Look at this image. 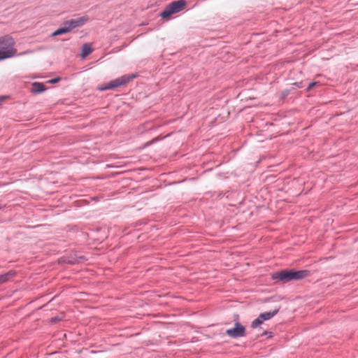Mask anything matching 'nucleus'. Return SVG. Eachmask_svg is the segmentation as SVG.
Returning <instances> with one entry per match:
<instances>
[{
    "instance_id": "dca6fc26",
    "label": "nucleus",
    "mask_w": 358,
    "mask_h": 358,
    "mask_svg": "<svg viewBox=\"0 0 358 358\" xmlns=\"http://www.w3.org/2000/svg\"><path fill=\"white\" fill-rule=\"evenodd\" d=\"M290 92H291L290 89H287L285 90L282 91L280 94L281 99H282V100L285 99L289 95Z\"/></svg>"
},
{
    "instance_id": "ddd939ff",
    "label": "nucleus",
    "mask_w": 358,
    "mask_h": 358,
    "mask_svg": "<svg viewBox=\"0 0 358 358\" xmlns=\"http://www.w3.org/2000/svg\"><path fill=\"white\" fill-rule=\"evenodd\" d=\"M263 323V320L260 318V316L259 315L257 318H256L254 321L251 323V327L252 329H255L257 327L260 326Z\"/></svg>"
},
{
    "instance_id": "6ab92c4d",
    "label": "nucleus",
    "mask_w": 358,
    "mask_h": 358,
    "mask_svg": "<svg viewBox=\"0 0 358 358\" xmlns=\"http://www.w3.org/2000/svg\"><path fill=\"white\" fill-rule=\"evenodd\" d=\"M261 336H268V338H272L273 336V334L271 331H264Z\"/></svg>"
},
{
    "instance_id": "0eeeda50",
    "label": "nucleus",
    "mask_w": 358,
    "mask_h": 358,
    "mask_svg": "<svg viewBox=\"0 0 358 358\" xmlns=\"http://www.w3.org/2000/svg\"><path fill=\"white\" fill-rule=\"evenodd\" d=\"M88 20H89V18L87 16H82L77 19L70 20H69V27H68L69 29H70V31L75 28L83 26L88 21Z\"/></svg>"
},
{
    "instance_id": "aec40b11",
    "label": "nucleus",
    "mask_w": 358,
    "mask_h": 358,
    "mask_svg": "<svg viewBox=\"0 0 358 358\" xmlns=\"http://www.w3.org/2000/svg\"><path fill=\"white\" fill-rule=\"evenodd\" d=\"M63 27H69V20L64 21L63 22Z\"/></svg>"
},
{
    "instance_id": "f257e3e1",
    "label": "nucleus",
    "mask_w": 358,
    "mask_h": 358,
    "mask_svg": "<svg viewBox=\"0 0 358 358\" xmlns=\"http://www.w3.org/2000/svg\"><path fill=\"white\" fill-rule=\"evenodd\" d=\"M310 271L308 270L284 269L271 274V279L276 282L287 283L293 280H299L308 277Z\"/></svg>"
},
{
    "instance_id": "9b49d317",
    "label": "nucleus",
    "mask_w": 358,
    "mask_h": 358,
    "mask_svg": "<svg viewBox=\"0 0 358 358\" xmlns=\"http://www.w3.org/2000/svg\"><path fill=\"white\" fill-rule=\"evenodd\" d=\"M93 51V49L92 48L91 44L89 43H85L81 50V56L83 57H85L87 55H89Z\"/></svg>"
},
{
    "instance_id": "1a4fd4ad",
    "label": "nucleus",
    "mask_w": 358,
    "mask_h": 358,
    "mask_svg": "<svg viewBox=\"0 0 358 358\" xmlns=\"http://www.w3.org/2000/svg\"><path fill=\"white\" fill-rule=\"evenodd\" d=\"M16 275V271L10 270L9 271L0 275V285L6 283L10 280Z\"/></svg>"
},
{
    "instance_id": "2eb2a0df",
    "label": "nucleus",
    "mask_w": 358,
    "mask_h": 358,
    "mask_svg": "<svg viewBox=\"0 0 358 358\" xmlns=\"http://www.w3.org/2000/svg\"><path fill=\"white\" fill-rule=\"evenodd\" d=\"M62 320V317L59 316H55L50 318V322L51 324H56Z\"/></svg>"
},
{
    "instance_id": "f03ea898",
    "label": "nucleus",
    "mask_w": 358,
    "mask_h": 358,
    "mask_svg": "<svg viewBox=\"0 0 358 358\" xmlns=\"http://www.w3.org/2000/svg\"><path fill=\"white\" fill-rule=\"evenodd\" d=\"M15 44L14 38L9 35L0 37V61L16 55L17 49L14 48Z\"/></svg>"
},
{
    "instance_id": "7ed1b4c3",
    "label": "nucleus",
    "mask_w": 358,
    "mask_h": 358,
    "mask_svg": "<svg viewBox=\"0 0 358 358\" xmlns=\"http://www.w3.org/2000/svg\"><path fill=\"white\" fill-rule=\"evenodd\" d=\"M138 76L136 73H132L129 75H124L120 78H117L113 80L110 81L108 83L100 85L97 87L99 91H105L109 90H113L116 87L126 85L130 81L134 80Z\"/></svg>"
},
{
    "instance_id": "39448f33",
    "label": "nucleus",
    "mask_w": 358,
    "mask_h": 358,
    "mask_svg": "<svg viewBox=\"0 0 358 358\" xmlns=\"http://www.w3.org/2000/svg\"><path fill=\"white\" fill-rule=\"evenodd\" d=\"M226 334L231 338L244 336L245 335V327L237 321L234 328L229 329L226 331Z\"/></svg>"
},
{
    "instance_id": "4be33fe9",
    "label": "nucleus",
    "mask_w": 358,
    "mask_h": 358,
    "mask_svg": "<svg viewBox=\"0 0 358 358\" xmlns=\"http://www.w3.org/2000/svg\"><path fill=\"white\" fill-rule=\"evenodd\" d=\"M6 99V96H2L0 97V103Z\"/></svg>"
},
{
    "instance_id": "f8f14e48",
    "label": "nucleus",
    "mask_w": 358,
    "mask_h": 358,
    "mask_svg": "<svg viewBox=\"0 0 358 358\" xmlns=\"http://www.w3.org/2000/svg\"><path fill=\"white\" fill-rule=\"evenodd\" d=\"M69 32H70V29H69V27H59V29H57L56 31H55L52 34V36H56L64 34H66Z\"/></svg>"
},
{
    "instance_id": "6e6552de",
    "label": "nucleus",
    "mask_w": 358,
    "mask_h": 358,
    "mask_svg": "<svg viewBox=\"0 0 358 358\" xmlns=\"http://www.w3.org/2000/svg\"><path fill=\"white\" fill-rule=\"evenodd\" d=\"M46 90V86L42 83L34 82L31 84V92L34 94L42 93Z\"/></svg>"
},
{
    "instance_id": "20e7f679",
    "label": "nucleus",
    "mask_w": 358,
    "mask_h": 358,
    "mask_svg": "<svg viewBox=\"0 0 358 358\" xmlns=\"http://www.w3.org/2000/svg\"><path fill=\"white\" fill-rule=\"evenodd\" d=\"M186 6L187 2L185 0L174 1L166 6L159 16L163 19L169 20L171 15L182 10Z\"/></svg>"
},
{
    "instance_id": "f3484780",
    "label": "nucleus",
    "mask_w": 358,
    "mask_h": 358,
    "mask_svg": "<svg viewBox=\"0 0 358 358\" xmlns=\"http://www.w3.org/2000/svg\"><path fill=\"white\" fill-rule=\"evenodd\" d=\"M315 85H319V82H312V83H310L308 85V86L307 87L306 90H307L308 92H309V91H310V90H311V89H312L314 86H315Z\"/></svg>"
},
{
    "instance_id": "412c9836",
    "label": "nucleus",
    "mask_w": 358,
    "mask_h": 358,
    "mask_svg": "<svg viewBox=\"0 0 358 358\" xmlns=\"http://www.w3.org/2000/svg\"><path fill=\"white\" fill-rule=\"evenodd\" d=\"M157 140L156 139H154L152 140V141H149V142H147L145 144V146H148L150 145H151L153 142L156 141Z\"/></svg>"
},
{
    "instance_id": "9d476101",
    "label": "nucleus",
    "mask_w": 358,
    "mask_h": 358,
    "mask_svg": "<svg viewBox=\"0 0 358 358\" xmlns=\"http://www.w3.org/2000/svg\"><path fill=\"white\" fill-rule=\"evenodd\" d=\"M280 309V307L279 306L274 309L273 311L262 313L259 314L260 318L263 320V322L270 320L279 312Z\"/></svg>"
},
{
    "instance_id": "4468645a",
    "label": "nucleus",
    "mask_w": 358,
    "mask_h": 358,
    "mask_svg": "<svg viewBox=\"0 0 358 358\" xmlns=\"http://www.w3.org/2000/svg\"><path fill=\"white\" fill-rule=\"evenodd\" d=\"M303 87V81L301 82H296L292 84V86L290 87L291 91L296 90V88H302Z\"/></svg>"
},
{
    "instance_id": "a211bd4d",
    "label": "nucleus",
    "mask_w": 358,
    "mask_h": 358,
    "mask_svg": "<svg viewBox=\"0 0 358 358\" xmlns=\"http://www.w3.org/2000/svg\"><path fill=\"white\" fill-rule=\"evenodd\" d=\"M60 80H61L60 77H57V78H52V79L48 80V83L55 84V83H58Z\"/></svg>"
},
{
    "instance_id": "423d86ee",
    "label": "nucleus",
    "mask_w": 358,
    "mask_h": 358,
    "mask_svg": "<svg viewBox=\"0 0 358 358\" xmlns=\"http://www.w3.org/2000/svg\"><path fill=\"white\" fill-rule=\"evenodd\" d=\"M84 256H77L76 254L71 255L70 256L63 257L59 259V264H67L70 265L78 264L85 260Z\"/></svg>"
}]
</instances>
